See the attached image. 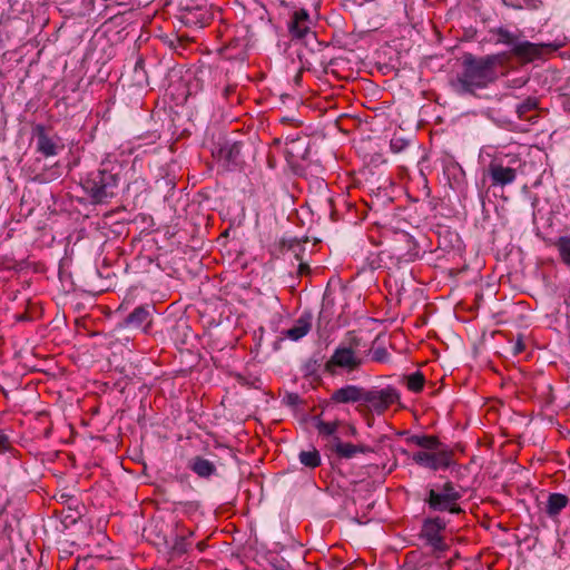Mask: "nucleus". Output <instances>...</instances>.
<instances>
[{"instance_id": "nucleus-1", "label": "nucleus", "mask_w": 570, "mask_h": 570, "mask_svg": "<svg viewBox=\"0 0 570 570\" xmlns=\"http://www.w3.org/2000/svg\"><path fill=\"white\" fill-rule=\"evenodd\" d=\"M508 52L474 57L468 53L463 58L462 72L458 76V85L463 94H474L475 90L485 88L497 77V67H503L509 61Z\"/></svg>"}, {"instance_id": "nucleus-2", "label": "nucleus", "mask_w": 570, "mask_h": 570, "mask_svg": "<svg viewBox=\"0 0 570 570\" xmlns=\"http://www.w3.org/2000/svg\"><path fill=\"white\" fill-rule=\"evenodd\" d=\"M121 167L112 161H102L96 171H91L82 181L83 190L96 204L107 203L117 195Z\"/></svg>"}, {"instance_id": "nucleus-3", "label": "nucleus", "mask_w": 570, "mask_h": 570, "mask_svg": "<svg viewBox=\"0 0 570 570\" xmlns=\"http://www.w3.org/2000/svg\"><path fill=\"white\" fill-rule=\"evenodd\" d=\"M358 344V338L352 336L348 346H338L331 358L325 363V371L334 374L335 367L345 368L348 372L357 370L362 364V360L355 353V347H357Z\"/></svg>"}, {"instance_id": "nucleus-4", "label": "nucleus", "mask_w": 570, "mask_h": 570, "mask_svg": "<svg viewBox=\"0 0 570 570\" xmlns=\"http://www.w3.org/2000/svg\"><path fill=\"white\" fill-rule=\"evenodd\" d=\"M520 159L515 155H507L505 158H494L488 166V175L491 178L492 186L504 187L512 184L517 178V169L514 165Z\"/></svg>"}, {"instance_id": "nucleus-5", "label": "nucleus", "mask_w": 570, "mask_h": 570, "mask_svg": "<svg viewBox=\"0 0 570 570\" xmlns=\"http://www.w3.org/2000/svg\"><path fill=\"white\" fill-rule=\"evenodd\" d=\"M401 395L396 387L387 385L383 389L365 390L363 402L368 410L382 415L393 404L400 403Z\"/></svg>"}, {"instance_id": "nucleus-6", "label": "nucleus", "mask_w": 570, "mask_h": 570, "mask_svg": "<svg viewBox=\"0 0 570 570\" xmlns=\"http://www.w3.org/2000/svg\"><path fill=\"white\" fill-rule=\"evenodd\" d=\"M445 528L446 522L444 519L440 517L429 518L424 520L420 535L434 551H445L448 550V544L443 537Z\"/></svg>"}, {"instance_id": "nucleus-7", "label": "nucleus", "mask_w": 570, "mask_h": 570, "mask_svg": "<svg viewBox=\"0 0 570 570\" xmlns=\"http://www.w3.org/2000/svg\"><path fill=\"white\" fill-rule=\"evenodd\" d=\"M32 139L35 140L36 151L46 158L57 156L63 148V146L59 144V137L50 135L47 127L41 124L33 126Z\"/></svg>"}, {"instance_id": "nucleus-8", "label": "nucleus", "mask_w": 570, "mask_h": 570, "mask_svg": "<svg viewBox=\"0 0 570 570\" xmlns=\"http://www.w3.org/2000/svg\"><path fill=\"white\" fill-rule=\"evenodd\" d=\"M554 47L547 43H533L528 40H519L514 48L511 49L510 53L515 57L522 63H530L537 59H540L546 51H553Z\"/></svg>"}, {"instance_id": "nucleus-9", "label": "nucleus", "mask_w": 570, "mask_h": 570, "mask_svg": "<svg viewBox=\"0 0 570 570\" xmlns=\"http://www.w3.org/2000/svg\"><path fill=\"white\" fill-rule=\"evenodd\" d=\"M326 448L343 459H351L357 453H366L371 451L366 445L344 443L338 436H333V439L328 440Z\"/></svg>"}, {"instance_id": "nucleus-10", "label": "nucleus", "mask_w": 570, "mask_h": 570, "mask_svg": "<svg viewBox=\"0 0 570 570\" xmlns=\"http://www.w3.org/2000/svg\"><path fill=\"white\" fill-rule=\"evenodd\" d=\"M153 305H140L136 307L126 318L125 324L135 328H139L146 324L144 332H147L151 324Z\"/></svg>"}, {"instance_id": "nucleus-11", "label": "nucleus", "mask_w": 570, "mask_h": 570, "mask_svg": "<svg viewBox=\"0 0 570 570\" xmlns=\"http://www.w3.org/2000/svg\"><path fill=\"white\" fill-rule=\"evenodd\" d=\"M288 30L293 38L302 39L309 31V16L305 9L297 10L293 13L288 23Z\"/></svg>"}, {"instance_id": "nucleus-12", "label": "nucleus", "mask_w": 570, "mask_h": 570, "mask_svg": "<svg viewBox=\"0 0 570 570\" xmlns=\"http://www.w3.org/2000/svg\"><path fill=\"white\" fill-rule=\"evenodd\" d=\"M365 390L357 385H345L338 390H335L331 400L334 403H356L363 402Z\"/></svg>"}, {"instance_id": "nucleus-13", "label": "nucleus", "mask_w": 570, "mask_h": 570, "mask_svg": "<svg viewBox=\"0 0 570 570\" xmlns=\"http://www.w3.org/2000/svg\"><path fill=\"white\" fill-rule=\"evenodd\" d=\"M313 315L309 312L303 313L293 324V326L283 332L284 336L298 341L304 337L312 328Z\"/></svg>"}, {"instance_id": "nucleus-14", "label": "nucleus", "mask_w": 570, "mask_h": 570, "mask_svg": "<svg viewBox=\"0 0 570 570\" xmlns=\"http://www.w3.org/2000/svg\"><path fill=\"white\" fill-rule=\"evenodd\" d=\"M515 112L520 119L533 121L539 117V99L535 97H527L517 105Z\"/></svg>"}, {"instance_id": "nucleus-15", "label": "nucleus", "mask_w": 570, "mask_h": 570, "mask_svg": "<svg viewBox=\"0 0 570 570\" xmlns=\"http://www.w3.org/2000/svg\"><path fill=\"white\" fill-rule=\"evenodd\" d=\"M188 468L199 478L204 479H208L216 473L215 464L199 455L189 460Z\"/></svg>"}, {"instance_id": "nucleus-16", "label": "nucleus", "mask_w": 570, "mask_h": 570, "mask_svg": "<svg viewBox=\"0 0 570 570\" xmlns=\"http://www.w3.org/2000/svg\"><path fill=\"white\" fill-rule=\"evenodd\" d=\"M425 502L428 503L429 508L433 511H445L446 508H450V503L453 501L450 500L441 491L430 489Z\"/></svg>"}, {"instance_id": "nucleus-17", "label": "nucleus", "mask_w": 570, "mask_h": 570, "mask_svg": "<svg viewBox=\"0 0 570 570\" xmlns=\"http://www.w3.org/2000/svg\"><path fill=\"white\" fill-rule=\"evenodd\" d=\"M569 503V498L562 493H551L548 497L546 513L550 518L557 517Z\"/></svg>"}, {"instance_id": "nucleus-18", "label": "nucleus", "mask_w": 570, "mask_h": 570, "mask_svg": "<svg viewBox=\"0 0 570 570\" xmlns=\"http://www.w3.org/2000/svg\"><path fill=\"white\" fill-rule=\"evenodd\" d=\"M242 153V144L238 141L235 142H226L224 144L219 150V158L226 160L228 164L237 165L240 159Z\"/></svg>"}, {"instance_id": "nucleus-19", "label": "nucleus", "mask_w": 570, "mask_h": 570, "mask_svg": "<svg viewBox=\"0 0 570 570\" xmlns=\"http://www.w3.org/2000/svg\"><path fill=\"white\" fill-rule=\"evenodd\" d=\"M406 443L420 446V448L425 449L428 451L438 450L440 444H441L440 440L436 436L425 435V434H422V435H417V434L410 435L406 439Z\"/></svg>"}, {"instance_id": "nucleus-20", "label": "nucleus", "mask_w": 570, "mask_h": 570, "mask_svg": "<svg viewBox=\"0 0 570 570\" xmlns=\"http://www.w3.org/2000/svg\"><path fill=\"white\" fill-rule=\"evenodd\" d=\"M453 452L448 449L434 450L430 463L431 470L448 469L452 463Z\"/></svg>"}, {"instance_id": "nucleus-21", "label": "nucleus", "mask_w": 570, "mask_h": 570, "mask_svg": "<svg viewBox=\"0 0 570 570\" xmlns=\"http://www.w3.org/2000/svg\"><path fill=\"white\" fill-rule=\"evenodd\" d=\"M490 32L497 36L495 43L510 46L511 49L514 48L515 43L520 40L519 35H515L503 27L492 29Z\"/></svg>"}, {"instance_id": "nucleus-22", "label": "nucleus", "mask_w": 570, "mask_h": 570, "mask_svg": "<svg viewBox=\"0 0 570 570\" xmlns=\"http://www.w3.org/2000/svg\"><path fill=\"white\" fill-rule=\"evenodd\" d=\"M553 246L558 249L561 262L570 266V235L558 237L553 242Z\"/></svg>"}, {"instance_id": "nucleus-23", "label": "nucleus", "mask_w": 570, "mask_h": 570, "mask_svg": "<svg viewBox=\"0 0 570 570\" xmlns=\"http://www.w3.org/2000/svg\"><path fill=\"white\" fill-rule=\"evenodd\" d=\"M298 458L299 462L306 468L315 469L321 465V455L316 449L302 451Z\"/></svg>"}, {"instance_id": "nucleus-24", "label": "nucleus", "mask_w": 570, "mask_h": 570, "mask_svg": "<svg viewBox=\"0 0 570 570\" xmlns=\"http://www.w3.org/2000/svg\"><path fill=\"white\" fill-rule=\"evenodd\" d=\"M424 383L425 379L421 372H414L406 376V386L414 393L421 392L423 390Z\"/></svg>"}, {"instance_id": "nucleus-25", "label": "nucleus", "mask_w": 570, "mask_h": 570, "mask_svg": "<svg viewBox=\"0 0 570 570\" xmlns=\"http://www.w3.org/2000/svg\"><path fill=\"white\" fill-rule=\"evenodd\" d=\"M338 425H340L338 422L318 421L316 423V429H317L320 435L326 436V438H328V440H331V439H333V436H337L336 431H337Z\"/></svg>"}, {"instance_id": "nucleus-26", "label": "nucleus", "mask_w": 570, "mask_h": 570, "mask_svg": "<svg viewBox=\"0 0 570 570\" xmlns=\"http://www.w3.org/2000/svg\"><path fill=\"white\" fill-rule=\"evenodd\" d=\"M402 238L406 243L409 250L403 252L402 249H397V253L401 258H403L405 261H412L414 257L417 256L416 245H415L414 240L412 239V237H410L409 235H402Z\"/></svg>"}, {"instance_id": "nucleus-27", "label": "nucleus", "mask_w": 570, "mask_h": 570, "mask_svg": "<svg viewBox=\"0 0 570 570\" xmlns=\"http://www.w3.org/2000/svg\"><path fill=\"white\" fill-rule=\"evenodd\" d=\"M432 455H433V452H430V451H419V452H415L412 455V460L416 464L430 469V463H431V460H432Z\"/></svg>"}, {"instance_id": "nucleus-28", "label": "nucleus", "mask_w": 570, "mask_h": 570, "mask_svg": "<svg viewBox=\"0 0 570 570\" xmlns=\"http://www.w3.org/2000/svg\"><path fill=\"white\" fill-rule=\"evenodd\" d=\"M452 501H459L462 494L455 489L452 482H445L439 490Z\"/></svg>"}, {"instance_id": "nucleus-29", "label": "nucleus", "mask_w": 570, "mask_h": 570, "mask_svg": "<svg viewBox=\"0 0 570 570\" xmlns=\"http://www.w3.org/2000/svg\"><path fill=\"white\" fill-rule=\"evenodd\" d=\"M189 546H190V543L187 541V538L184 535H180L175 540V543L173 546V551L176 554H184L187 552Z\"/></svg>"}, {"instance_id": "nucleus-30", "label": "nucleus", "mask_w": 570, "mask_h": 570, "mask_svg": "<svg viewBox=\"0 0 570 570\" xmlns=\"http://www.w3.org/2000/svg\"><path fill=\"white\" fill-rule=\"evenodd\" d=\"M409 145V141L401 137H393L390 142V147L393 153H401Z\"/></svg>"}, {"instance_id": "nucleus-31", "label": "nucleus", "mask_w": 570, "mask_h": 570, "mask_svg": "<svg viewBox=\"0 0 570 570\" xmlns=\"http://www.w3.org/2000/svg\"><path fill=\"white\" fill-rule=\"evenodd\" d=\"M525 350V344L523 343L522 337H518L515 343L512 346V353L513 355H518L522 353Z\"/></svg>"}, {"instance_id": "nucleus-32", "label": "nucleus", "mask_w": 570, "mask_h": 570, "mask_svg": "<svg viewBox=\"0 0 570 570\" xmlns=\"http://www.w3.org/2000/svg\"><path fill=\"white\" fill-rule=\"evenodd\" d=\"M387 352L384 348H377L373 352L372 358L376 362H382L386 358Z\"/></svg>"}, {"instance_id": "nucleus-33", "label": "nucleus", "mask_w": 570, "mask_h": 570, "mask_svg": "<svg viewBox=\"0 0 570 570\" xmlns=\"http://www.w3.org/2000/svg\"><path fill=\"white\" fill-rule=\"evenodd\" d=\"M458 501H453L450 503V508H446L445 511H449L450 513H453V514H459L462 512V509L460 508V505H458L456 503Z\"/></svg>"}, {"instance_id": "nucleus-34", "label": "nucleus", "mask_w": 570, "mask_h": 570, "mask_svg": "<svg viewBox=\"0 0 570 570\" xmlns=\"http://www.w3.org/2000/svg\"><path fill=\"white\" fill-rule=\"evenodd\" d=\"M9 446V439L6 434L0 433V451L7 450Z\"/></svg>"}, {"instance_id": "nucleus-35", "label": "nucleus", "mask_w": 570, "mask_h": 570, "mask_svg": "<svg viewBox=\"0 0 570 570\" xmlns=\"http://www.w3.org/2000/svg\"><path fill=\"white\" fill-rule=\"evenodd\" d=\"M348 431H350L351 435H355L356 434V429L354 426H348Z\"/></svg>"}, {"instance_id": "nucleus-36", "label": "nucleus", "mask_w": 570, "mask_h": 570, "mask_svg": "<svg viewBox=\"0 0 570 570\" xmlns=\"http://www.w3.org/2000/svg\"><path fill=\"white\" fill-rule=\"evenodd\" d=\"M303 269H308V266L305 264H299V272L302 273Z\"/></svg>"}, {"instance_id": "nucleus-37", "label": "nucleus", "mask_w": 570, "mask_h": 570, "mask_svg": "<svg viewBox=\"0 0 570 570\" xmlns=\"http://www.w3.org/2000/svg\"><path fill=\"white\" fill-rule=\"evenodd\" d=\"M226 95L230 94V88L227 87L226 90H225Z\"/></svg>"}]
</instances>
